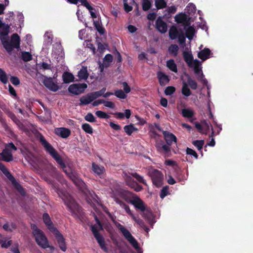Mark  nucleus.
Returning a JSON list of instances; mask_svg holds the SVG:
<instances>
[{
	"instance_id": "f257e3e1",
	"label": "nucleus",
	"mask_w": 253,
	"mask_h": 253,
	"mask_svg": "<svg viewBox=\"0 0 253 253\" xmlns=\"http://www.w3.org/2000/svg\"><path fill=\"white\" fill-rule=\"evenodd\" d=\"M40 141L42 146H43L46 151H47L50 155L55 160L57 163L59 165L61 168L72 179L74 182L83 191L85 194H89L91 197L96 196V195L93 192L88 190V187L84 181L82 179H79L77 177V175L75 172L72 171L71 168H67L66 164L64 162L61 155H59L58 152L55 149L53 146L51 145L50 143H48L46 140L45 137L42 134H40Z\"/></svg>"
},
{
	"instance_id": "f03ea898",
	"label": "nucleus",
	"mask_w": 253,
	"mask_h": 253,
	"mask_svg": "<svg viewBox=\"0 0 253 253\" xmlns=\"http://www.w3.org/2000/svg\"><path fill=\"white\" fill-rule=\"evenodd\" d=\"M42 220L48 229L54 234L55 237L56 239L59 246L61 250L63 251H66L67 250V247L65 239L62 234H61L60 231L57 229L56 227H54L50 216L48 213H43L42 215Z\"/></svg>"
},
{
	"instance_id": "7ed1b4c3",
	"label": "nucleus",
	"mask_w": 253,
	"mask_h": 253,
	"mask_svg": "<svg viewBox=\"0 0 253 253\" xmlns=\"http://www.w3.org/2000/svg\"><path fill=\"white\" fill-rule=\"evenodd\" d=\"M122 196L124 200L133 205L135 208L140 211H144L143 200L136 194L133 193L131 191H125L122 194Z\"/></svg>"
},
{
	"instance_id": "20e7f679",
	"label": "nucleus",
	"mask_w": 253,
	"mask_h": 253,
	"mask_svg": "<svg viewBox=\"0 0 253 253\" xmlns=\"http://www.w3.org/2000/svg\"><path fill=\"white\" fill-rule=\"evenodd\" d=\"M63 201L74 217H80V216H82L83 208L79 204H77V202L75 201L72 196H65L63 199Z\"/></svg>"
},
{
	"instance_id": "39448f33",
	"label": "nucleus",
	"mask_w": 253,
	"mask_h": 253,
	"mask_svg": "<svg viewBox=\"0 0 253 253\" xmlns=\"http://www.w3.org/2000/svg\"><path fill=\"white\" fill-rule=\"evenodd\" d=\"M95 220L97 223L96 224L91 225V230L93 233L94 238L99 245L100 247L105 252H108L109 249L105 244V241L102 235H100L98 229V226L99 222V219L96 215L94 216Z\"/></svg>"
},
{
	"instance_id": "423d86ee",
	"label": "nucleus",
	"mask_w": 253,
	"mask_h": 253,
	"mask_svg": "<svg viewBox=\"0 0 253 253\" xmlns=\"http://www.w3.org/2000/svg\"><path fill=\"white\" fill-rule=\"evenodd\" d=\"M119 230L122 233L125 238L129 242L131 246L135 249L137 253H142L141 248L139 247V244L136 239L133 237L132 234L128 231L126 227H124L123 225L119 223L117 225Z\"/></svg>"
},
{
	"instance_id": "0eeeda50",
	"label": "nucleus",
	"mask_w": 253,
	"mask_h": 253,
	"mask_svg": "<svg viewBox=\"0 0 253 253\" xmlns=\"http://www.w3.org/2000/svg\"><path fill=\"white\" fill-rule=\"evenodd\" d=\"M185 75L187 77V82H185V81L182 82L181 92L182 94L185 96V97H189V96L191 95L192 91H191L188 85L192 89H196V88H198V85L196 81H195L194 80H193V79H192L191 76H190L188 74H186Z\"/></svg>"
},
{
	"instance_id": "6e6552de",
	"label": "nucleus",
	"mask_w": 253,
	"mask_h": 253,
	"mask_svg": "<svg viewBox=\"0 0 253 253\" xmlns=\"http://www.w3.org/2000/svg\"><path fill=\"white\" fill-rule=\"evenodd\" d=\"M148 174L151 178L153 184L156 187H161L164 183V175L161 170L151 168L148 169Z\"/></svg>"
},
{
	"instance_id": "1a4fd4ad",
	"label": "nucleus",
	"mask_w": 253,
	"mask_h": 253,
	"mask_svg": "<svg viewBox=\"0 0 253 253\" xmlns=\"http://www.w3.org/2000/svg\"><path fill=\"white\" fill-rule=\"evenodd\" d=\"M2 44L6 50L10 53L14 48H19L20 46V37L17 33L13 34L10 41H3Z\"/></svg>"
},
{
	"instance_id": "9d476101",
	"label": "nucleus",
	"mask_w": 253,
	"mask_h": 253,
	"mask_svg": "<svg viewBox=\"0 0 253 253\" xmlns=\"http://www.w3.org/2000/svg\"><path fill=\"white\" fill-rule=\"evenodd\" d=\"M0 169L5 176H6V177L11 181L13 185H14L16 189H17L18 191L20 192V194H24L25 192L23 187H22L20 183H18V182L16 181L13 175H12L11 173H10L9 170H8L7 168H6L2 163H0Z\"/></svg>"
},
{
	"instance_id": "9b49d317",
	"label": "nucleus",
	"mask_w": 253,
	"mask_h": 253,
	"mask_svg": "<svg viewBox=\"0 0 253 253\" xmlns=\"http://www.w3.org/2000/svg\"><path fill=\"white\" fill-rule=\"evenodd\" d=\"M36 234L37 235L36 241L40 247L44 249L49 248L51 251H54V247L49 245V241L43 231L39 228L38 230L36 232Z\"/></svg>"
},
{
	"instance_id": "f8f14e48",
	"label": "nucleus",
	"mask_w": 253,
	"mask_h": 253,
	"mask_svg": "<svg viewBox=\"0 0 253 253\" xmlns=\"http://www.w3.org/2000/svg\"><path fill=\"white\" fill-rule=\"evenodd\" d=\"M87 87L86 84H71L68 87V90L70 93L73 94H80L84 93L85 88Z\"/></svg>"
},
{
	"instance_id": "ddd939ff",
	"label": "nucleus",
	"mask_w": 253,
	"mask_h": 253,
	"mask_svg": "<svg viewBox=\"0 0 253 253\" xmlns=\"http://www.w3.org/2000/svg\"><path fill=\"white\" fill-rule=\"evenodd\" d=\"M201 66V63L198 59H193L192 67L194 68V73L198 76V79L202 80L203 83H207V80L204 79V73Z\"/></svg>"
},
{
	"instance_id": "4468645a",
	"label": "nucleus",
	"mask_w": 253,
	"mask_h": 253,
	"mask_svg": "<svg viewBox=\"0 0 253 253\" xmlns=\"http://www.w3.org/2000/svg\"><path fill=\"white\" fill-rule=\"evenodd\" d=\"M156 146L158 151L161 154H163L165 158L171 155L170 147L168 146L167 143L165 144L163 141L158 142Z\"/></svg>"
},
{
	"instance_id": "2eb2a0df",
	"label": "nucleus",
	"mask_w": 253,
	"mask_h": 253,
	"mask_svg": "<svg viewBox=\"0 0 253 253\" xmlns=\"http://www.w3.org/2000/svg\"><path fill=\"white\" fill-rule=\"evenodd\" d=\"M144 210V211H141L142 213L141 215L149 223L153 225L154 222V214L152 212V211L150 210V208H147L146 206L144 201H143Z\"/></svg>"
},
{
	"instance_id": "dca6fc26",
	"label": "nucleus",
	"mask_w": 253,
	"mask_h": 253,
	"mask_svg": "<svg viewBox=\"0 0 253 253\" xmlns=\"http://www.w3.org/2000/svg\"><path fill=\"white\" fill-rule=\"evenodd\" d=\"M43 84L48 88L50 90L55 91L58 90L59 87L56 83L53 82V79L51 77H46L45 76L44 79L43 81Z\"/></svg>"
},
{
	"instance_id": "f3484780",
	"label": "nucleus",
	"mask_w": 253,
	"mask_h": 253,
	"mask_svg": "<svg viewBox=\"0 0 253 253\" xmlns=\"http://www.w3.org/2000/svg\"><path fill=\"white\" fill-rule=\"evenodd\" d=\"M162 133L164 136L165 140H166V143L169 146L172 145L173 141L176 142L177 138L175 136V134L172 133L168 131V130H162Z\"/></svg>"
},
{
	"instance_id": "a211bd4d",
	"label": "nucleus",
	"mask_w": 253,
	"mask_h": 253,
	"mask_svg": "<svg viewBox=\"0 0 253 253\" xmlns=\"http://www.w3.org/2000/svg\"><path fill=\"white\" fill-rule=\"evenodd\" d=\"M1 160L5 162H11L13 159L11 151H9L7 144L6 145L5 149L0 154Z\"/></svg>"
},
{
	"instance_id": "6ab92c4d",
	"label": "nucleus",
	"mask_w": 253,
	"mask_h": 253,
	"mask_svg": "<svg viewBox=\"0 0 253 253\" xmlns=\"http://www.w3.org/2000/svg\"><path fill=\"white\" fill-rule=\"evenodd\" d=\"M156 27L158 30L162 34L167 32L168 30V25L165 21L163 20L161 17H158L156 21Z\"/></svg>"
},
{
	"instance_id": "aec40b11",
	"label": "nucleus",
	"mask_w": 253,
	"mask_h": 253,
	"mask_svg": "<svg viewBox=\"0 0 253 253\" xmlns=\"http://www.w3.org/2000/svg\"><path fill=\"white\" fill-rule=\"evenodd\" d=\"M157 76L160 85H162V86L166 85L168 83H169L170 78L169 76H167L166 74L164 73L163 71H158Z\"/></svg>"
},
{
	"instance_id": "412c9836",
	"label": "nucleus",
	"mask_w": 253,
	"mask_h": 253,
	"mask_svg": "<svg viewBox=\"0 0 253 253\" xmlns=\"http://www.w3.org/2000/svg\"><path fill=\"white\" fill-rule=\"evenodd\" d=\"M190 22H189V19H188V23H186L184 27V29L185 30V36L186 38H187L189 40H191V39H193L195 34V29H194V27H191V26H189ZM188 26H189L188 27H187Z\"/></svg>"
},
{
	"instance_id": "4be33fe9",
	"label": "nucleus",
	"mask_w": 253,
	"mask_h": 253,
	"mask_svg": "<svg viewBox=\"0 0 253 253\" xmlns=\"http://www.w3.org/2000/svg\"><path fill=\"white\" fill-rule=\"evenodd\" d=\"M55 133L60 136L63 138H66V137H69L71 133V131L69 128H66V127H59L55 130Z\"/></svg>"
},
{
	"instance_id": "5701e85b",
	"label": "nucleus",
	"mask_w": 253,
	"mask_h": 253,
	"mask_svg": "<svg viewBox=\"0 0 253 253\" xmlns=\"http://www.w3.org/2000/svg\"><path fill=\"white\" fill-rule=\"evenodd\" d=\"M183 57L187 65L189 67H192L194 58L192 53L184 50L183 51Z\"/></svg>"
},
{
	"instance_id": "b1692460",
	"label": "nucleus",
	"mask_w": 253,
	"mask_h": 253,
	"mask_svg": "<svg viewBox=\"0 0 253 253\" xmlns=\"http://www.w3.org/2000/svg\"><path fill=\"white\" fill-rule=\"evenodd\" d=\"M93 101L92 92L88 93L86 95H83L80 98L79 105H87Z\"/></svg>"
},
{
	"instance_id": "393cba45",
	"label": "nucleus",
	"mask_w": 253,
	"mask_h": 253,
	"mask_svg": "<svg viewBox=\"0 0 253 253\" xmlns=\"http://www.w3.org/2000/svg\"><path fill=\"white\" fill-rule=\"evenodd\" d=\"M175 21L177 23H182L185 26V24L188 23V17L185 13H179L175 16Z\"/></svg>"
},
{
	"instance_id": "a878e982",
	"label": "nucleus",
	"mask_w": 253,
	"mask_h": 253,
	"mask_svg": "<svg viewBox=\"0 0 253 253\" xmlns=\"http://www.w3.org/2000/svg\"><path fill=\"white\" fill-rule=\"evenodd\" d=\"M92 169L93 171L96 173V174L99 175L100 177H102V175L103 174L105 171L104 167L100 166V165L95 164V163H92Z\"/></svg>"
},
{
	"instance_id": "bb28decb",
	"label": "nucleus",
	"mask_w": 253,
	"mask_h": 253,
	"mask_svg": "<svg viewBox=\"0 0 253 253\" xmlns=\"http://www.w3.org/2000/svg\"><path fill=\"white\" fill-rule=\"evenodd\" d=\"M115 202H117L118 204H119L123 208H124L126 213L130 216L131 218L134 220V214L131 212V211L130 209V208L127 204H125L124 202L122 201V200H119V199H116Z\"/></svg>"
},
{
	"instance_id": "cd10ccee",
	"label": "nucleus",
	"mask_w": 253,
	"mask_h": 253,
	"mask_svg": "<svg viewBox=\"0 0 253 253\" xmlns=\"http://www.w3.org/2000/svg\"><path fill=\"white\" fill-rule=\"evenodd\" d=\"M211 51L209 48H204L200 50L198 53V56L203 61L208 59L210 57Z\"/></svg>"
},
{
	"instance_id": "c85d7f7f",
	"label": "nucleus",
	"mask_w": 253,
	"mask_h": 253,
	"mask_svg": "<svg viewBox=\"0 0 253 253\" xmlns=\"http://www.w3.org/2000/svg\"><path fill=\"white\" fill-rule=\"evenodd\" d=\"M131 110L126 109L125 110L124 113H122V112H115L113 114L116 116L117 118H119V119H123L125 117L126 118H129L131 116Z\"/></svg>"
},
{
	"instance_id": "c756f323",
	"label": "nucleus",
	"mask_w": 253,
	"mask_h": 253,
	"mask_svg": "<svg viewBox=\"0 0 253 253\" xmlns=\"http://www.w3.org/2000/svg\"><path fill=\"white\" fill-rule=\"evenodd\" d=\"M63 82L65 83H71L74 82L75 77L73 74L70 72H64L62 75Z\"/></svg>"
},
{
	"instance_id": "7c9ffc66",
	"label": "nucleus",
	"mask_w": 253,
	"mask_h": 253,
	"mask_svg": "<svg viewBox=\"0 0 253 253\" xmlns=\"http://www.w3.org/2000/svg\"><path fill=\"white\" fill-rule=\"evenodd\" d=\"M166 66L171 71H173L175 73H177L178 71L177 66L174 59H170L168 60L166 62Z\"/></svg>"
},
{
	"instance_id": "2f4dec72",
	"label": "nucleus",
	"mask_w": 253,
	"mask_h": 253,
	"mask_svg": "<svg viewBox=\"0 0 253 253\" xmlns=\"http://www.w3.org/2000/svg\"><path fill=\"white\" fill-rule=\"evenodd\" d=\"M135 3V0H129V4L128 3V0H124V9L126 12H130L132 10L133 7L132 5Z\"/></svg>"
},
{
	"instance_id": "473e14b6",
	"label": "nucleus",
	"mask_w": 253,
	"mask_h": 253,
	"mask_svg": "<svg viewBox=\"0 0 253 253\" xmlns=\"http://www.w3.org/2000/svg\"><path fill=\"white\" fill-rule=\"evenodd\" d=\"M133 220L135 221V222L139 225V226L141 228H142L145 231H146L147 233L149 231V227L146 226V225L145 224L144 221L143 219H141V218H137V217L134 216Z\"/></svg>"
},
{
	"instance_id": "72a5a7b5",
	"label": "nucleus",
	"mask_w": 253,
	"mask_h": 253,
	"mask_svg": "<svg viewBox=\"0 0 253 253\" xmlns=\"http://www.w3.org/2000/svg\"><path fill=\"white\" fill-rule=\"evenodd\" d=\"M125 132L128 135H131L134 131H137L138 129L134 126L133 124H130L128 125H126L124 127Z\"/></svg>"
},
{
	"instance_id": "f704fd0d",
	"label": "nucleus",
	"mask_w": 253,
	"mask_h": 253,
	"mask_svg": "<svg viewBox=\"0 0 253 253\" xmlns=\"http://www.w3.org/2000/svg\"><path fill=\"white\" fill-rule=\"evenodd\" d=\"M178 30L175 26H172L170 28L169 37L170 39L173 40V39H176V38H178Z\"/></svg>"
},
{
	"instance_id": "c9c22d12",
	"label": "nucleus",
	"mask_w": 253,
	"mask_h": 253,
	"mask_svg": "<svg viewBox=\"0 0 253 253\" xmlns=\"http://www.w3.org/2000/svg\"><path fill=\"white\" fill-rule=\"evenodd\" d=\"M78 76L80 79H87L88 77L87 67H82V68L79 71Z\"/></svg>"
},
{
	"instance_id": "e433bc0d",
	"label": "nucleus",
	"mask_w": 253,
	"mask_h": 253,
	"mask_svg": "<svg viewBox=\"0 0 253 253\" xmlns=\"http://www.w3.org/2000/svg\"><path fill=\"white\" fill-rule=\"evenodd\" d=\"M179 47L177 44H171L169 47L168 51L170 54L172 55L174 57L177 56Z\"/></svg>"
},
{
	"instance_id": "4c0bfd02",
	"label": "nucleus",
	"mask_w": 253,
	"mask_h": 253,
	"mask_svg": "<svg viewBox=\"0 0 253 253\" xmlns=\"http://www.w3.org/2000/svg\"><path fill=\"white\" fill-rule=\"evenodd\" d=\"M130 187L133 189L136 192L141 191L142 189H143V187H142L141 185L138 184L132 178H131Z\"/></svg>"
},
{
	"instance_id": "58836bf2",
	"label": "nucleus",
	"mask_w": 253,
	"mask_h": 253,
	"mask_svg": "<svg viewBox=\"0 0 253 253\" xmlns=\"http://www.w3.org/2000/svg\"><path fill=\"white\" fill-rule=\"evenodd\" d=\"M177 38L180 44H183L184 45L186 42V38L183 30L179 29Z\"/></svg>"
},
{
	"instance_id": "ea45409f",
	"label": "nucleus",
	"mask_w": 253,
	"mask_h": 253,
	"mask_svg": "<svg viewBox=\"0 0 253 253\" xmlns=\"http://www.w3.org/2000/svg\"><path fill=\"white\" fill-rule=\"evenodd\" d=\"M130 174L132 177H134L139 182L144 184V185H147L146 181L143 178V177L141 176L140 174H138V173H136V172H132L131 173H130Z\"/></svg>"
},
{
	"instance_id": "a19ab883",
	"label": "nucleus",
	"mask_w": 253,
	"mask_h": 253,
	"mask_svg": "<svg viewBox=\"0 0 253 253\" xmlns=\"http://www.w3.org/2000/svg\"><path fill=\"white\" fill-rule=\"evenodd\" d=\"M113 60V56L111 54H107L104 58V64L105 67H108Z\"/></svg>"
},
{
	"instance_id": "79ce46f5",
	"label": "nucleus",
	"mask_w": 253,
	"mask_h": 253,
	"mask_svg": "<svg viewBox=\"0 0 253 253\" xmlns=\"http://www.w3.org/2000/svg\"><path fill=\"white\" fill-rule=\"evenodd\" d=\"M182 115L185 118H192L194 115V112H193V110L190 109H182Z\"/></svg>"
},
{
	"instance_id": "37998d69",
	"label": "nucleus",
	"mask_w": 253,
	"mask_h": 253,
	"mask_svg": "<svg viewBox=\"0 0 253 253\" xmlns=\"http://www.w3.org/2000/svg\"><path fill=\"white\" fill-rule=\"evenodd\" d=\"M12 244L11 240H9L6 242L4 239L3 235L0 234V244L1 245L2 247H4L5 248H7V247H9L10 245Z\"/></svg>"
},
{
	"instance_id": "c03bdc74",
	"label": "nucleus",
	"mask_w": 253,
	"mask_h": 253,
	"mask_svg": "<svg viewBox=\"0 0 253 253\" xmlns=\"http://www.w3.org/2000/svg\"><path fill=\"white\" fill-rule=\"evenodd\" d=\"M82 128L86 133H93V128H92V126H91L90 124H87V123H85V124H82Z\"/></svg>"
},
{
	"instance_id": "a18cd8bd",
	"label": "nucleus",
	"mask_w": 253,
	"mask_h": 253,
	"mask_svg": "<svg viewBox=\"0 0 253 253\" xmlns=\"http://www.w3.org/2000/svg\"><path fill=\"white\" fill-rule=\"evenodd\" d=\"M21 58L25 61H31L32 59V54L28 51H23L22 52Z\"/></svg>"
},
{
	"instance_id": "49530a36",
	"label": "nucleus",
	"mask_w": 253,
	"mask_h": 253,
	"mask_svg": "<svg viewBox=\"0 0 253 253\" xmlns=\"http://www.w3.org/2000/svg\"><path fill=\"white\" fill-rule=\"evenodd\" d=\"M9 33V26L8 24L3 23V25L1 27L0 31V35H7Z\"/></svg>"
},
{
	"instance_id": "de8ad7c7",
	"label": "nucleus",
	"mask_w": 253,
	"mask_h": 253,
	"mask_svg": "<svg viewBox=\"0 0 253 253\" xmlns=\"http://www.w3.org/2000/svg\"><path fill=\"white\" fill-rule=\"evenodd\" d=\"M193 144L195 146L198 150H202L204 145L205 144L204 140H194L192 142Z\"/></svg>"
},
{
	"instance_id": "09e8293b",
	"label": "nucleus",
	"mask_w": 253,
	"mask_h": 253,
	"mask_svg": "<svg viewBox=\"0 0 253 253\" xmlns=\"http://www.w3.org/2000/svg\"><path fill=\"white\" fill-rule=\"evenodd\" d=\"M0 80L4 84H5V83H7L8 82V78L6 76V73H5V71L1 69V68H0Z\"/></svg>"
},
{
	"instance_id": "8fccbe9b",
	"label": "nucleus",
	"mask_w": 253,
	"mask_h": 253,
	"mask_svg": "<svg viewBox=\"0 0 253 253\" xmlns=\"http://www.w3.org/2000/svg\"><path fill=\"white\" fill-rule=\"evenodd\" d=\"M38 66L40 70H41V69H43V70H51V64L45 63V62H42L39 63Z\"/></svg>"
},
{
	"instance_id": "3c124183",
	"label": "nucleus",
	"mask_w": 253,
	"mask_h": 253,
	"mask_svg": "<svg viewBox=\"0 0 253 253\" xmlns=\"http://www.w3.org/2000/svg\"><path fill=\"white\" fill-rule=\"evenodd\" d=\"M155 5L157 8H163L167 6V3L165 0H155Z\"/></svg>"
},
{
	"instance_id": "603ef678",
	"label": "nucleus",
	"mask_w": 253,
	"mask_h": 253,
	"mask_svg": "<svg viewBox=\"0 0 253 253\" xmlns=\"http://www.w3.org/2000/svg\"><path fill=\"white\" fill-rule=\"evenodd\" d=\"M152 6V3L150 0H143L142 1V8L143 10H149V8Z\"/></svg>"
},
{
	"instance_id": "864d4df0",
	"label": "nucleus",
	"mask_w": 253,
	"mask_h": 253,
	"mask_svg": "<svg viewBox=\"0 0 253 253\" xmlns=\"http://www.w3.org/2000/svg\"><path fill=\"white\" fill-rule=\"evenodd\" d=\"M114 94H115L116 97L122 98V99H124V98H126V94H125L124 90H121V89L120 90H115Z\"/></svg>"
},
{
	"instance_id": "5fc2aeb1",
	"label": "nucleus",
	"mask_w": 253,
	"mask_h": 253,
	"mask_svg": "<svg viewBox=\"0 0 253 253\" xmlns=\"http://www.w3.org/2000/svg\"><path fill=\"white\" fill-rule=\"evenodd\" d=\"M169 193V187L168 186H166L165 187H163L162 189L161 190V192L160 193V197L161 198H164L165 197L167 196Z\"/></svg>"
},
{
	"instance_id": "6e6d98bb",
	"label": "nucleus",
	"mask_w": 253,
	"mask_h": 253,
	"mask_svg": "<svg viewBox=\"0 0 253 253\" xmlns=\"http://www.w3.org/2000/svg\"><path fill=\"white\" fill-rule=\"evenodd\" d=\"M84 119L86 121H87V122H96V118L94 117L93 114L90 113V112H89V113H87L86 115L84 117Z\"/></svg>"
},
{
	"instance_id": "4d7b16f0",
	"label": "nucleus",
	"mask_w": 253,
	"mask_h": 253,
	"mask_svg": "<svg viewBox=\"0 0 253 253\" xmlns=\"http://www.w3.org/2000/svg\"><path fill=\"white\" fill-rule=\"evenodd\" d=\"M175 91V86H167L165 90V93L166 95H171L174 93Z\"/></svg>"
},
{
	"instance_id": "13d9d810",
	"label": "nucleus",
	"mask_w": 253,
	"mask_h": 253,
	"mask_svg": "<svg viewBox=\"0 0 253 253\" xmlns=\"http://www.w3.org/2000/svg\"><path fill=\"white\" fill-rule=\"evenodd\" d=\"M215 132L214 131V129L213 127H211V133L210 134V137H211V140L210 141V142L208 143L209 146H214L215 145V140L213 137H214L215 134Z\"/></svg>"
},
{
	"instance_id": "bf43d9fd",
	"label": "nucleus",
	"mask_w": 253,
	"mask_h": 253,
	"mask_svg": "<svg viewBox=\"0 0 253 253\" xmlns=\"http://www.w3.org/2000/svg\"><path fill=\"white\" fill-rule=\"evenodd\" d=\"M186 153L187 154H189V155L193 156L196 159H197L199 157V155L197 153L196 151H194L193 149H191V148H189V147H187Z\"/></svg>"
},
{
	"instance_id": "052dcab7",
	"label": "nucleus",
	"mask_w": 253,
	"mask_h": 253,
	"mask_svg": "<svg viewBox=\"0 0 253 253\" xmlns=\"http://www.w3.org/2000/svg\"><path fill=\"white\" fill-rule=\"evenodd\" d=\"M202 124L203 125V126L205 128V129H206L205 133H207L208 131L210 130V127H211V129H212V126H211V124L210 122H207L206 120H204L202 122Z\"/></svg>"
},
{
	"instance_id": "680f3d73",
	"label": "nucleus",
	"mask_w": 253,
	"mask_h": 253,
	"mask_svg": "<svg viewBox=\"0 0 253 253\" xmlns=\"http://www.w3.org/2000/svg\"><path fill=\"white\" fill-rule=\"evenodd\" d=\"M96 115L98 117V118H109L110 116L108 114L105 113L104 112H102V111H97L95 113Z\"/></svg>"
},
{
	"instance_id": "e2e57ef3",
	"label": "nucleus",
	"mask_w": 253,
	"mask_h": 253,
	"mask_svg": "<svg viewBox=\"0 0 253 253\" xmlns=\"http://www.w3.org/2000/svg\"><path fill=\"white\" fill-rule=\"evenodd\" d=\"M11 83L15 85H18L20 83V80L16 76H11L10 78Z\"/></svg>"
},
{
	"instance_id": "0e129e2a",
	"label": "nucleus",
	"mask_w": 253,
	"mask_h": 253,
	"mask_svg": "<svg viewBox=\"0 0 253 253\" xmlns=\"http://www.w3.org/2000/svg\"><path fill=\"white\" fill-rule=\"evenodd\" d=\"M103 103L106 107L111 108V109H113V108L115 107L114 103L111 102V101H105L103 99Z\"/></svg>"
},
{
	"instance_id": "69168bd1",
	"label": "nucleus",
	"mask_w": 253,
	"mask_h": 253,
	"mask_svg": "<svg viewBox=\"0 0 253 253\" xmlns=\"http://www.w3.org/2000/svg\"><path fill=\"white\" fill-rule=\"evenodd\" d=\"M123 89L124 90V92L125 93H129L130 91H131V88L128 85V84H127L126 82L123 83Z\"/></svg>"
},
{
	"instance_id": "338daca9",
	"label": "nucleus",
	"mask_w": 253,
	"mask_h": 253,
	"mask_svg": "<svg viewBox=\"0 0 253 253\" xmlns=\"http://www.w3.org/2000/svg\"><path fill=\"white\" fill-rule=\"evenodd\" d=\"M92 99L93 101H94V100L96 99L97 97H101V96H102L101 89L99 90H97V91H93V92H92Z\"/></svg>"
},
{
	"instance_id": "774afa93",
	"label": "nucleus",
	"mask_w": 253,
	"mask_h": 253,
	"mask_svg": "<svg viewBox=\"0 0 253 253\" xmlns=\"http://www.w3.org/2000/svg\"><path fill=\"white\" fill-rule=\"evenodd\" d=\"M110 126L112 128V129H115V130H120L121 129V127L120 126L119 124H115L113 122H110L109 123Z\"/></svg>"
}]
</instances>
